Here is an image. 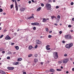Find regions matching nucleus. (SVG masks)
Masks as SVG:
<instances>
[{"mask_svg": "<svg viewBox=\"0 0 74 74\" xmlns=\"http://www.w3.org/2000/svg\"><path fill=\"white\" fill-rule=\"evenodd\" d=\"M73 45V44L72 43H70L69 44H68L66 45L65 47L66 48H68V49H69L70 48H71L72 46Z\"/></svg>", "mask_w": 74, "mask_h": 74, "instance_id": "obj_1", "label": "nucleus"}, {"mask_svg": "<svg viewBox=\"0 0 74 74\" xmlns=\"http://www.w3.org/2000/svg\"><path fill=\"white\" fill-rule=\"evenodd\" d=\"M65 38L66 39L68 40H71V39H72V37H71V36L70 35H66L65 36Z\"/></svg>", "mask_w": 74, "mask_h": 74, "instance_id": "obj_2", "label": "nucleus"}, {"mask_svg": "<svg viewBox=\"0 0 74 74\" xmlns=\"http://www.w3.org/2000/svg\"><path fill=\"white\" fill-rule=\"evenodd\" d=\"M46 7L47 10H51V4H46Z\"/></svg>", "mask_w": 74, "mask_h": 74, "instance_id": "obj_3", "label": "nucleus"}, {"mask_svg": "<svg viewBox=\"0 0 74 74\" xmlns=\"http://www.w3.org/2000/svg\"><path fill=\"white\" fill-rule=\"evenodd\" d=\"M53 56L55 59H58V53L56 52H54L53 53Z\"/></svg>", "mask_w": 74, "mask_h": 74, "instance_id": "obj_4", "label": "nucleus"}, {"mask_svg": "<svg viewBox=\"0 0 74 74\" xmlns=\"http://www.w3.org/2000/svg\"><path fill=\"white\" fill-rule=\"evenodd\" d=\"M15 8L16 10L17 11H18V5H17V3L16 2V1H15Z\"/></svg>", "mask_w": 74, "mask_h": 74, "instance_id": "obj_5", "label": "nucleus"}, {"mask_svg": "<svg viewBox=\"0 0 74 74\" xmlns=\"http://www.w3.org/2000/svg\"><path fill=\"white\" fill-rule=\"evenodd\" d=\"M68 61H69V59H68V58H66L63 61V63L65 64L67 63Z\"/></svg>", "mask_w": 74, "mask_h": 74, "instance_id": "obj_6", "label": "nucleus"}, {"mask_svg": "<svg viewBox=\"0 0 74 74\" xmlns=\"http://www.w3.org/2000/svg\"><path fill=\"white\" fill-rule=\"evenodd\" d=\"M36 42L37 44H41L42 42L40 41V40H37L36 41Z\"/></svg>", "mask_w": 74, "mask_h": 74, "instance_id": "obj_7", "label": "nucleus"}, {"mask_svg": "<svg viewBox=\"0 0 74 74\" xmlns=\"http://www.w3.org/2000/svg\"><path fill=\"white\" fill-rule=\"evenodd\" d=\"M32 16H30L29 17H28L27 19H32V18H33V19L34 18V16H34V14H32Z\"/></svg>", "mask_w": 74, "mask_h": 74, "instance_id": "obj_8", "label": "nucleus"}, {"mask_svg": "<svg viewBox=\"0 0 74 74\" xmlns=\"http://www.w3.org/2000/svg\"><path fill=\"white\" fill-rule=\"evenodd\" d=\"M49 19L48 18H43V20L42 21V22H45L47 20H49Z\"/></svg>", "mask_w": 74, "mask_h": 74, "instance_id": "obj_9", "label": "nucleus"}, {"mask_svg": "<svg viewBox=\"0 0 74 74\" xmlns=\"http://www.w3.org/2000/svg\"><path fill=\"white\" fill-rule=\"evenodd\" d=\"M8 70H14V67H8Z\"/></svg>", "mask_w": 74, "mask_h": 74, "instance_id": "obj_10", "label": "nucleus"}, {"mask_svg": "<svg viewBox=\"0 0 74 74\" xmlns=\"http://www.w3.org/2000/svg\"><path fill=\"white\" fill-rule=\"evenodd\" d=\"M5 40H11V38L10 37L8 36H7L5 38Z\"/></svg>", "mask_w": 74, "mask_h": 74, "instance_id": "obj_11", "label": "nucleus"}, {"mask_svg": "<svg viewBox=\"0 0 74 74\" xmlns=\"http://www.w3.org/2000/svg\"><path fill=\"white\" fill-rule=\"evenodd\" d=\"M25 10H26V9L25 8H21L20 9V11L22 12L24 11Z\"/></svg>", "mask_w": 74, "mask_h": 74, "instance_id": "obj_12", "label": "nucleus"}, {"mask_svg": "<svg viewBox=\"0 0 74 74\" xmlns=\"http://www.w3.org/2000/svg\"><path fill=\"white\" fill-rule=\"evenodd\" d=\"M40 10H41V7H39L36 10V11L38 12L40 11Z\"/></svg>", "mask_w": 74, "mask_h": 74, "instance_id": "obj_13", "label": "nucleus"}, {"mask_svg": "<svg viewBox=\"0 0 74 74\" xmlns=\"http://www.w3.org/2000/svg\"><path fill=\"white\" fill-rule=\"evenodd\" d=\"M50 71L52 72V73H55V70L53 69H50Z\"/></svg>", "mask_w": 74, "mask_h": 74, "instance_id": "obj_14", "label": "nucleus"}, {"mask_svg": "<svg viewBox=\"0 0 74 74\" xmlns=\"http://www.w3.org/2000/svg\"><path fill=\"white\" fill-rule=\"evenodd\" d=\"M19 64V62H16L13 63V65H17V64Z\"/></svg>", "mask_w": 74, "mask_h": 74, "instance_id": "obj_15", "label": "nucleus"}, {"mask_svg": "<svg viewBox=\"0 0 74 74\" xmlns=\"http://www.w3.org/2000/svg\"><path fill=\"white\" fill-rule=\"evenodd\" d=\"M1 74H6L5 72L3 71H1Z\"/></svg>", "mask_w": 74, "mask_h": 74, "instance_id": "obj_16", "label": "nucleus"}, {"mask_svg": "<svg viewBox=\"0 0 74 74\" xmlns=\"http://www.w3.org/2000/svg\"><path fill=\"white\" fill-rule=\"evenodd\" d=\"M15 48L17 50H18V49H19V47H18V46H16L15 47Z\"/></svg>", "mask_w": 74, "mask_h": 74, "instance_id": "obj_17", "label": "nucleus"}, {"mask_svg": "<svg viewBox=\"0 0 74 74\" xmlns=\"http://www.w3.org/2000/svg\"><path fill=\"white\" fill-rule=\"evenodd\" d=\"M33 48V47H32V46H29V49H30H30H32Z\"/></svg>", "mask_w": 74, "mask_h": 74, "instance_id": "obj_18", "label": "nucleus"}, {"mask_svg": "<svg viewBox=\"0 0 74 74\" xmlns=\"http://www.w3.org/2000/svg\"><path fill=\"white\" fill-rule=\"evenodd\" d=\"M38 61V60H37V59H34V62H35V63H37Z\"/></svg>", "mask_w": 74, "mask_h": 74, "instance_id": "obj_19", "label": "nucleus"}, {"mask_svg": "<svg viewBox=\"0 0 74 74\" xmlns=\"http://www.w3.org/2000/svg\"><path fill=\"white\" fill-rule=\"evenodd\" d=\"M22 60V58H20L18 59V61H21Z\"/></svg>", "mask_w": 74, "mask_h": 74, "instance_id": "obj_20", "label": "nucleus"}, {"mask_svg": "<svg viewBox=\"0 0 74 74\" xmlns=\"http://www.w3.org/2000/svg\"><path fill=\"white\" fill-rule=\"evenodd\" d=\"M59 21H60V19H57V21H56V23H58Z\"/></svg>", "mask_w": 74, "mask_h": 74, "instance_id": "obj_21", "label": "nucleus"}, {"mask_svg": "<svg viewBox=\"0 0 74 74\" xmlns=\"http://www.w3.org/2000/svg\"><path fill=\"white\" fill-rule=\"evenodd\" d=\"M57 18H58V19H60V16L59 15H58L57 16Z\"/></svg>", "mask_w": 74, "mask_h": 74, "instance_id": "obj_22", "label": "nucleus"}, {"mask_svg": "<svg viewBox=\"0 0 74 74\" xmlns=\"http://www.w3.org/2000/svg\"><path fill=\"white\" fill-rule=\"evenodd\" d=\"M32 56V54H30L28 55V56L29 58H30V57H31Z\"/></svg>", "mask_w": 74, "mask_h": 74, "instance_id": "obj_23", "label": "nucleus"}, {"mask_svg": "<svg viewBox=\"0 0 74 74\" xmlns=\"http://www.w3.org/2000/svg\"><path fill=\"white\" fill-rule=\"evenodd\" d=\"M57 71H62V70L61 69H57Z\"/></svg>", "mask_w": 74, "mask_h": 74, "instance_id": "obj_24", "label": "nucleus"}, {"mask_svg": "<svg viewBox=\"0 0 74 74\" xmlns=\"http://www.w3.org/2000/svg\"><path fill=\"white\" fill-rule=\"evenodd\" d=\"M39 25V23H35V25Z\"/></svg>", "mask_w": 74, "mask_h": 74, "instance_id": "obj_25", "label": "nucleus"}, {"mask_svg": "<svg viewBox=\"0 0 74 74\" xmlns=\"http://www.w3.org/2000/svg\"><path fill=\"white\" fill-rule=\"evenodd\" d=\"M32 25H33L34 26H35V23H31Z\"/></svg>", "mask_w": 74, "mask_h": 74, "instance_id": "obj_26", "label": "nucleus"}, {"mask_svg": "<svg viewBox=\"0 0 74 74\" xmlns=\"http://www.w3.org/2000/svg\"><path fill=\"white\" fill-rule=\"evenodd\" d=\"M12 7H13V4H12L11 5H10L11 9H12Z\"/></svg>", "mask_w": 74, "mask_h": 74, "instance_id": "obj_27", "label": "nucleus"}, {"mask_svg": "<svg viewBox=\"0 0 74 74\" xmlns=\"http://www.w3.org/2000/svg\"><path fill=\"white\" fill-rule=\"evenodd\" d=\"M46 49H47V50H50V49H51V48H50L46 47Z\"/></svg>", "mask_w": 74, "mask_h": 74, "instance_id": "obj_28", "label": "nucleus"}, {"mask_svg": "<svg viewBox=\"0 0 74 74\" xmlns=\"http://www.w3.org/2000/svg\"><path fill=\"white\" fill-rule=\"evenodd\" d=\"M48 2H49V3H52V0H48Z\"/></svg>", "mask_w": 74, "mask_h": 74, "instance_id": "obj_29", "label": "nucleus"}, {"mask_svg": "<svg viewBox=\"0 0 74 74\" xmlns=\"http://www.w3.org/2000/svg\"><path fill=\"white\" fill-rule=\"evenodd\" d=\"M8 55H11V52H9L8 53Z\"/></svg>", "mask_w": 74, "mask_h": 74, "instance_id": "obj_30", "label": "nucleus"}, {"mask_svg": "<svg viewBox=\"0 0 74 74\" xmlns=\"http://www.w3.org/2000/svg\"><path fill=\"white\" fill-rule=\"evenodd\" d=\"M3 9L1 8H0V12H3Z\"/></svg>", "mask_w": 74, "mask_h": 74, "instance_id": "obj_31", "label": "nucleus"}, {"mask_svg": "<svg viewBox=\"0 0 74 74\" xmlns=\"http://www.w3.org/2000/svg\"><path fill=\"white\" fill-rule=\"evenodd\" d=\"M3 36H4V35H1V36L0 37V38H2V37H3Z\"/></svg>", "mask_w": 74, "mask_h": 74, "instance_id": "obj_32", "label": "nucleus"}, {"mask_svg": "<svg viewBox=\"0 0 74 74\" xmlns=\"http://www.w3.org/2000/svg\"><path fill=\"white\" fill-rule=\"evenodd\" d=\"M46 32H48V29L47 28H46Z\"/></svg>", "mask_w": 74, "mask_h": 74, "instance_id": "obj_33", "label": "nucleus"}, {"mask_svg": "<svg viewBox=\"0 0 74 74\" xmlns=\"http://www.w3.org/2000/svg\"><path fill=\"white\" fill-rule=\"evenodd\" d=\"M37 47H38V45H36L34 47V48L35 49L37 48Z\"/></svg>", "mask_w": 74, "mask_h": 74, "instance_id": "obj_34", "label": "nucleus"}, {"mask_svg": "<svg viewBox=\"0 0 74 74\" xmlns=\"http://www.w3.org/2000/svg\"><path fill=\"white\" fill-rule=\"evenodd\" d=\"M41 6L42 7H44V5L43 3H42L41 4Z\"/></svg>", "mask_w": 74, "mask_h": 74, "instance_id": "obj_35", "label": "nucleus"}, {"mask_svg": "<svg viewBox=\"0 0 74 74\" xmlns=\"http://www.w3.org/2000/svg\"><path fill=\"white\" fill-rule=\"evenodd\" d=\"M3 51V49H0V52H1V51Z\"/></svg>", "mask_w": 74, "mask_h": 74, "instance_id": "obj_36", "label": "nucleus"}, {"mask_svg": "<svg viewBox=\"0 0 74 74\" xmlns=\"http://www.w3.org/2000/svg\"><path fill=\"white\" fill-rule=\"evenodd\" d=\"M33 30H35L36 29V27H34L33 28Z\"/></svg>", "mask_w": 74, "mask_h": 74, "instance_id": "obj_37", "label": "nucleus"}, {"mask_svg": "<svg viewBox=\"0 0 74 74\" xmlns=\"http://www.w3.org/2000/svg\"><path fill=\"white\" fill-rule=\"evenodd\" d=\"M73 4H74V3H73V2H72L71 3V5H73Z\"/></svg>", "mask_w": 74, "mask_h": 74, "instance_id": "obj_38", "label": "nucleus"}, {"mask_svg": "<svg viewBox=\"0 0 74 74\" xmlns=\"http://www.w3.org/2000/svg\"><path fill=\"white\" fill-rule=\"evenodd\" d=\"M50 46L49 45H47V46H46V48H48V47H49Z\"/></svg>", "mask_w": 74, "mask_h": 74, "instance_id": "obj_39", "label": "nucleus"}, {"mask_svg": "<svg viewBox=\"0 0 74 74\" xmlns=\"http://www.w3.org/2000/svg\"><path fill=\"white\" fill-rule=\"evenodd\" d=\"M55 18V16H53L51 17V18L52 19H53V18Z\"/></svg>", "mask_w": 74, "mask_h": 74, "instance_id": "obj_40", "label": "nucleus"}, {"mask_svg": "<svg viewBox=\"0 0 74 74\" xmlns=\"http://www.w3.org/2000/svg\"><path fill=\"white\" fill-rule=\"evenodd\" d=\"M68 27H71V25H69L68 26Z\"/></svg>", "mask_w": 74, "mask_h": 74, "instance_id": "obj_41", "label": "nucleus"}, {"mask_svg": "<svg viewBox=\"0 0 74 74\" xmlns=\"http://www.w3.org/2000/svg\"><path fill=\"white\" fill-rule=\"evenodd\" d=\"M51 35H49V36H48V37H49V38H51Z\"/></svg>", "mask_w": 74, "mask_h": 74, "instance_id": "obj_42", "label": "nucleus"}, {"mask_svg": "<svg viewBox=\"0 0 74 74\" xmlns=\"http://www.w3.org/2000/svg\"><path fill=\"white\" fill-rule=\"evenodd\" d=\"M7 59H10V57H8L7 58Z\"/></svg>", "mask_w": 74, "mask_h": 74, "instance_id": "obj_43", "label": "nucleus"}, {"mask_svg": "<svg viewBox=\"0 0 74 74\" xmlns=\"http://www.w3.org/2000/svg\"><path fill=\"white\" fill-rule=\"evenodd\" d=\"M38 56V55H37V54H35V57H37Z\"/></svg>", "mask_w": 74, "mask_h": 74, "instance_id": "obj_44", "label": "nucleus"}, {"mask_svg": "<svg viewBox=\"0 0 74 74\" xmlns=\"http://www.w3.org/2000/svg\"><path fill=\"white\" fill-rule=\"evenodd\" d=\"M70 60H71V61H72V60H73V58H70Z\"/></svg>", "mask_w": 74, "mask_h": 74, "instance_id": "obj_45", "label": "nucleus"}, {"mask_svg": "<svg viewBox=\"0 0 74 74\" xmlns=\"http://www.w3.org/2000/svg\"><path fill=\"white\" fill-rule=\"evenodd\" d=\"M62 42L63 44H64V43H65V41L64 40H63L62 41Z\"/></svg>", "mask_w": 74, "mask_h": 74, "instance_id": "obj_46", "label": "nucleus"}, {"mask_svg": "<svg viewBox=\"0 0 74 74\" xmlns=\"http://www.w3.org/2000/svg\"><path fill=\"white\" fill-rule=\"evenodd\" d=\"M5 51H2V53H5Z\"/></svg>", "mask_w": 74, "mask_h": 74, "instance_id": "obj_47", "label": "nucleus"}, {"mask_svg": "<svg viewBox=\"0 0 74 74\" xmlns=\"http://www.w3.org/2000/svg\"><path fill=\"white\" fill-rule=\"evenodd\" d=\"M67 55L66 54H65L64 55V56H67Z\"/></svg>", "mask_w": 74, "mask_h": 74, "instance_id": "obj_48", "label": "nucleus"}, {"mask_svg": "<svg viewBox=\"0 0 74 74\" xmlns=\"http://www.w3.org/2000/svg\"><path fill=\"white\" fill-rule=\"evenodd\" d=\"M56 8H57V9L59 8V6H57L56 7Z\"/></svg>", "mask_w": 74, "mask_h": 74, "instance_id": "obj_49", "label": "nucleus"}, {"mask_svg": "<svg viewBox=\"0 0 74 74\" xmlns=\"http://www.w3.org/2000/svg\"><path fill=\"white\" fill-rule=\"evenodd\" d=\"M59 33L60 34H62V32L61 31H60V32H59Z\"/></svg>", "mask_w": 74, "mask_h": 74, "instance_id": "obj_50", "label": "nucleus"}, {"mask_svg": "<svg viewBox=\"0 0 74 74\" xmlns=\"http://www.w3.org/2000/svg\"><path fill=\"white\" fill-rule=\"evenodd\" d=\"M53 3L56 2V1L55 0H53Z\"/></svg>", "mask_w": 74, "mask_h": 74, "instance_id": "obj_51", "label": "nucleus"}, {"mask_svg": "<svg viewBox=\"0 0 74 74\" xmlns=\"http://www.w3.org/2000/svg\"><path fill=\"white\" fill-rule=\"evenodd\" d=\"M23 74H26V72H23Z\"/></svg>", "mask_w": 74, "mask_h": 74, "instance_id": "obj_52", "label": "nucleus"}, {"mask_svg": "<svg viewBox=\"0 0 74 74\" xmlns=\"http://www.w3.org/2000/svg\"><path fill=\"white\" fill-rule=\"evenodd\" d=\"M31 3H32V2H31L30 1H29L28 2L29 4H31Z\"/></svg>", "mask_w": 74, "mask_h": 74, "instance_id": "obj_53", "label": "nucleus"}, {"mask_svg": "<svg viewBox=\"0 0 74 74\" xmlns=\"http://www.w3.org/2000/svg\"><path fill=\"white\" fill-rule=\"evenodd\" d=\"M14 43H12L11 44V45H14Z\"/></svg>", "mask_w": 74, "mask_h": 74, "instance_id": "obj_54", "label": "nucleus"}, {"mask_svg": "<svg viewBox=\"0 0 74 74\" xmlns=\"http://www.w3.org/2000/svg\"><path fill=\"white\" fill-rule=\"evenodd\" d=\"M43 63H43V62H40V64H41L42 65H43Z\"/></svg>", "mask_w": 74, "mask_h": 74, "instance_id": "obj_55", "label": "nucleus"}, {"mask_svg": "<svg viewBox=\"0 0 74 74\" xmlns=\"http://www.w3.org/2000/svg\"><path fill=\"white\" fill-rule=\"evenodd\" d=\"M52 32V31H50L49 32V33H51Z\"/></svg>", "mask_w": 74, "mask_h": 74, "instance_id": "obj_56", "label": "nucleus"}, {"mask_svg": "<svg viewBox=\"0 0 74 74\" xmlns=\"http://www.w3.org/2000/svg\"><path fill=\"white\" fill-rule=\"evenodd\" d=\"M54 25H55V26H58V24L57 23H55L54 24Z\"/></svg>", "mask_w": 74, "mask_h": 74, "instance_id": "obj_57", "label": "nucleus"}, {"mask_svg": "<svg viewBox=\"0 0 74 74\" xmlns=\"http://www.w3.org/2000/svg\"><path fill=\"white\" fill-rule=\"evenodd\" d=\"M69 73V72L68 71H66V74H68Z\"/></svg>", "mask_w": 74, "mask_h": 74, "instance_id": "obj_58", "label": "nucleus"}, {"mask_svg": "<svg viewBox=\"0 0 74 74\" xmlns=\"http://www.w3.org/2000/svg\"><path fill=\"white\" fill-rule=\"evenodd\" d=\"M61 69H63V66H61Z\"/></svg>", "mask_w": 74, "mask_h": 74, "instance_id": "obj_59", "label": "nucleus"}, {"mask_svg": "<svg viewBox=\"0 0 74 74\" xmlns=\"http://www.w3.org/2000/svg\"><path fill=\"white\" fill-rule=\"evenodd\" d=\"M3 14L4 15H5V13H3Z\"/></svg>", "mask_w": 74, "mask_h": 74, "instance_id": "obj_60", "label": "nucleus"}, {"mask_svg": "<svg viewBox=\"0 0 74 74\" xmlns=\"http://www.w3.org/2000/svg\"><path fill=\"white\" fill-rule=\"evenodd\" d=\"M16 53V52H14L13 53V54H14H14H15Z\"/></svg>", "mask_w": 74, "mask_h": 74, "instance_id": "obj_61", "label": "nucleus"}, {"mask_svg": "<svg viewBox=\"0 0 74 74\" xmlns=\"http://www.w3.org/2000/svg\"><path fill=\"white\" fill-rule=\"evenodd\" d=\"M72 71H74V68H73L72 69Z\"/></svg>", "mask_w": 74, "mask_h": 74, "instance_id": "obj_62", "label": "nucleus"}, {"mask_svg": "<svg viewBox=\"0 0 74 74\" xmlns=\"http://www.w3.org/2000/svg\"><path fill=\"white\" fill-rule=\"evenodd\" d=\"M72 21H74V18H72Z\"/></svg>", "mask_w": 74, "mask_h": 74, "instance_id": "obj_63", "label": "nucleus"}, {"mask_svg": "<svg viewBox=\"0 0 74 74\" xmlns=\"http://www.w3.org/2000/svg\"><path fill=\"white\" fill-rule=\"evenodd\" d=\"M32 2H34V1L33 0H32Z\"/></svg>", "mask_w": 74, "mask_h": 74, "instance_id": "obj_64", "label": "nucleus"}]
</instances>
